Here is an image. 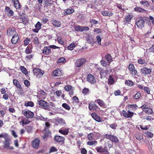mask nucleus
I'll return each instance as SVG.
<instances>
[{"instance_id":"obj_7","label":"nucleus","mask_w":154,"mask_h":154,"mask_svg":"<svg viewBox=\"0 0 154 154\" xmlns=\"http://www.w3.org/2000/svg\"><path fill=\"white\" fill-rule=\"evenodd\" d=\"M128 70L132 75H137L138 72L135 69L134 65L132 63L129 64L128 66Z\"/></svg>"},{"instance_id":"obj_48","label":"nucleus","mask_w":154,"mask_h":154,"mask_svg":"<svg viewBox=\"0 0 154 154\" xmlns=\"http://www.w3.org/2000/svg\"><path fill=\"white\" fill-rule=\"evenodd\" d=\"M62 106L63 107L65 108L67 110H70L71 108L70 106L66 103H63L62 105Z\"/></svg>"},{"instance_id":"obj_54","label":"nucleus","mask_w":154,"mask_h":154,"mask_svg":"<svg viewBox=\"0 0 154 154\" xmlns=\"http://www.w3.org/2000/svg\"><path fill=\"white\" fill-rule=\"evenodd\" d=\"M143 89L144 91L146 93V94H149L150 93V88L147 87H145L143 88Z\"/></svg>"},{"instance_id":"obj_36","label":"nucleus","mask_w":154,"mask_h":154,"mask_svg":"<svg viewBox=\"0 0 154 154\" xmlns=\"http://www.w3.org/2000/svg\"><path fill=\"white\" fill-rule=\"evenodd\" d=\"M24 106H30L32 107L34 106V103L31 101H26L24 103Z\"/></svg>"},{"instance_id":"obj_13","label":"nucleus","mask_w":154,"mask_h":154,"mask_svg":"<svg viewBox=\"0 0 154 154\" xmlns=\"http://www.w3.org/2000/svg\"><path fill=\"white\" fill-rule=\"evenodd\" d=\"M40 140L37 138H35L32 141V146L33 148L38 149L39 145Z\"/></svg>"},{"instance_id":"obj_16","label":"nucleus","mask_w":154,"mask_h":154,"mask_svg":"<svg viewBox=\"0 0 154 154\" xmlns=\"http://www.w3.org/2000/svg\"><path fill=\"white\" fill-rule=\"evenodd\" d=\"M65 138L64 137L59 135H55L54 137V140L55 141L58 143H64Z\"/></svg>"},{"instance_id":"obj_45","label":"nucleus","mask_w":154,"mask_h":154,"mask_svg":"<svg viewBox=\"0 0 154 154\" xmlns=\"http://www.w3.org/2000/svg\"><path fill=\"white\" fill-rule=\"evenodd\" d=\"M96 42L97 43V44L99 45H101V41L102 40V39L100 37V35H97L96 37Z\"/></svg>"},{"instance_id":"obj_61","label":"nucleus","mask_w":154,"mask_h":154,"mask_svg":"<svg viewBox=\"0 0 154 154\" xmlns=\"http://www.w3.org/2000/svg\"><path fill=\"white\" fill-rule=\"evenodd\" d=\"M93 133H91L88 135V139L90 140H92L93 139Z\"/></svg>"},{"instance_id":"obj_31","label":"nucleus","mask_w":154,"mask_h":154,"mask_svg":"<svg viewBox=\"0 0 154 154\" xmlns=\"http://www.w3.org/2000/svg\"><path fill=\"white\" fill-rule=\"evenodd\" d=\"M75 11L72 8L70 9H67L66 11L64 13V15L65 16H67L69 14H71Z\"/></svg>"},{"instance_id":"obj_8","label":"nucleus","mask_w":154,"mask_h":154,"mask_svg":"<svg viewBox=\"0 0 154 154\" xmlns=\"http://www.w3.org/2000/svg\"><path fill=\"white\" fill-rule=\"evenodd\" d=\"M122 114L123 116L125 118H131L134 116V113L128 110L126 112L123 110L122 111Z\"/></svg>"},{"instance_id":"obj_19","label":"nucleus","mask_w":154,"mask_h":154,"mask_svg":"<svg viewBox=\"0 0 154 154\" xmlns=\"http://www.w3.org/2000/svg\"><path fill=\"white\" fill-rule=\"evenodd\" d=\"M31 122V121H29L28 119L23 117L21 118V121L20 122V125L23 126L29 124Z\"/></svg>"},{"instance_id":"obj_25","label":"nucleus","mask_w":154,"mask_h":154,"mask_svg":"<svg viewBox=\"0 0 154 154\" xmlns=\"http://www.w3.org/2000/svg\"><path fill=\"white\" fill-rule=\"evenodd\" d=\"M101 14L104 16H110L113 14V13L111 12L108 11H101Z\"/></svg>"},{"instance_id":"obj_39","label":"nucleus","mask_w":154,"mask_h":154,"mask_svg":"<svg viewBox=\"0 0 154 154\" xmlns=\"http://www.w3.org/2000/svg\"><path fill=\"white\" fill-rule=\"evenodd\" d=\"M20 69L22 72L25 75H26L28 74L27 70L24 66H21Z\"/></svg>"},{"instance_id":"obj_46","label":"nucleus","mask_w":154,"mask_h":154,"mask_svg":"<svg viewBox=\"0 0 154 154\" xmlns=\"http://www.w3.org/2000/svg\"><path fill=\"white\" fill-rule=\"evenodd\" d=\"M18 89L17 90V92L19 95H21L23 94V91L21 87V86L20 87V88H18Z\"/></svg>"},{"instance_id":"obj_3","label":"nucleus","mask_w":154,"mask_h":154,"mask_svg":"<svg viewBox=\"0 0 154 154\" xmlns=\"http://www.w3.org/2000/svg\"><path fill=\"white\" fill-rule=\"evenodd\" d=\"M33 72L34 75L38 78H41L42 77L44 73L43 70L40 69L35 68L33 69Z\"/></svg>"},{"instance_id":"obj_62","label":"nucleus","mask_w":154,"mask_h":154,"mask_svg":"<svg viewBox=\"0 0 154 154\" xmlns=\"http://www.w3.org/2000/svg\"><path fill=\"white\" fill-rule=\"evenodd\" d=\"M75 29L77 31L82 32V26H77L75 27Z\"/></svg>"},{"instance_id":"obj_34","label":"nucleus","mask_w":154,"mask_h":154,"mask_svg":"<svg viewBox=\"0 0 154 154\" xmlns=\"http://www.w3.org/2000/svg\"><path fill=\"white\" fill-rule=\"evenodd\" d=\"M140 3L141 5H143L145 7H148L149 6V4L148 1L145 0H142L140 2Z\"/></svg>"},{"instance_id":"obj_1","label":"nucleus","mask_w":154,"mask_h":154,"mask_svg":"<svg viewBox=\"0 0 154 154\" xmlns=\"http://www.w3.org/2000/svg\"><path fill=\"white\" fill-rule=\"evenodd\" d=\"M38 104L42 108L45 110L49 111H52L55 109V104L52 102H49V103L43 100H40L38 101Z\"/></svg>"},{"instance_id":"obj_47","label":"nucleus","mask_w":154,"mask_h":154,"mask_svg":"<svg viewBox=\"0 0 154 154\" xmlns=\"http://www.w3.org/2000/svg\"><path fill=\"white\" fill-rule=\"evenodd\" d=\"M137 63L139 64L143 65L146 63V62L144 59L140 58L138 60Z\"/></svg>"},{"instance_id":"obj_11","label":"nucleus","mask_w":154,"mask_h":154,"mask_svg":"<svg viewBox=\"0 0 154 154\" xmlns=\"http://www.w3.org/2000/svg\"><path fill=\"white\" fill-rule=\"evenodd\" d=\"M87 79L88 82L91 84H94L96 83V79L94 76L91 74H89L88 75Z\"/></svg>"},{"instance_id":"obj_49","label":"nucleus","mask_w":154,"mask_h":154,"mask_svg":"<svg viewBox=\"0 0 154 154\" xmlns=\"http://www.w3.org/2000/svg\"><path fill=\"white\" fill-rule=\"evenodd\" d=\"M25 129L28 133L31 132L32 131V127L30 126H28L26 127Z\"/></svg>"},{"instance_id":"obj_6","label":"nucleus","mask_w":154,"mask_h":154,"mask_svg":"<svg viewBox=\"0 0 154 154\" xmlns=\"http://www.w3.org/2000/svg\"><path fill=\"white\" fill-rule=\"evenodd\" d=\"M141 73L145 76L150 74L152 73V69L144 67L140 69Z\"/></svg>"},{"instance_id":"obj_2","label":"nucleus","mask_w":154,"mask_h":154,"mask_svg":"<svg viewBox=\"0 0 154 154\" xmlns=\"http://www.w3.org/2000/svg\"><path fill=\"white\" fill-rule=\"evenodd\" d=\"M86 62V58L82 57L76 60L75 64L76 67H79L83 66Z\"/></svg>"},{"instance_id":"obj_26","label":"nucleus","mask_w":154,"mask_h":154,"mask_svg":"<svg viewBox=\"0 0 154 154\" xmlns=\"http://www.w3.org/2000/svg\"><path fill=\"white\" fill-rule=\"evenodd\" d=\"M53 75L55 76H61L62 75L61 71L59 69L54 70L53 72Z\"/></svg>"},{"instance_id":"obj_51","label":"nucleus","mask_w":154,"mask_h":154,"mask_svg":"<svg viewBox=\"0 0 154 154\" xmlns=\"http://www.w3.org/2000/svg\"><path fill=\"white\" fill-rule=\"evenodd\" d=\"M101 134L99 133L94 132L93 133V137L96 138V139H99L101 136Z\"/></svg>"},{"instance_id":"obj_59","label":"nucleus","mask_w":154,"mask_h":154,"mask_svg":"<svg viewBox=\"0 0 154 154\" xmlns=\"http://www.w3.org/2000/svg\"><path fill=\"white\" fill-rule=\"evenodd\" d=\"M141 96L139 92H137L134 96V99H138Z\"/></svg>"},{"instance_id":"obj_29","label":"nucleus","mask_w":154,"mask_h":154,"mask_svg":"<svg viewBox=\"0 0 154 154\" xmlns=\"http://www.w3.org/2000/svg\"><path fill=\"white\" fill-rule=\"evenodd\" d=\"M134 10L138 13H144L146 12V10L143 8L140 7H136L134 8Z\"/></svg>"},{"instance_id":"obj_64","label":"nucleus","mask_w":154,"mask_h":154,"mask_svg":"<svg viewBox=\"0 0 154 154\" xmlns=\"http://www.w3.org/2000/svg\"><path fill=\"white\" fill-rule=\"evenodd\" d=\"M80 151L81 154H87V150L85 148H82L80 149Z\"/></svg>"},{"instance_id":"obj_12","label":"nucleus","mask_w":154,"mask_h":154,"mask_svg":"<svg viewBox=\"0 0 154 154\" xmlns=\"http://www.w3.org/2000/svg\"><path fill=\"white\" fill-rule=\"evenodd\" d=\"M95 102H91L89 104L88 108L90 110L94 111L97 109L98 106L96 105Z\"/></svg>"},{"instance_id":"obj_58","label":"nucleus","mask_w":154,"mask_h":154,"mask_svg":"<svg viewBox=\"0 0 154 154\" xmlns=\"http://www.w3.org/2000/svg\"><path fill=\"white\" fill-rule=\"evenodd\" d=\"M140 128L143 130H147L149 128L150 126V125H149L145 126H143V125H140Z\"/></svg>"},{"instance_id":"obj_24","label":"nucleus","mask_w":154,"mask_h":154,"mask_svg":"<svg viewBox=\"0 0 154 154\" xmlns=\"http://www.w3.org/2000/svg\"><path fill=\"white\" fill-rule=\"evenodd\" d=\"M16 31L14 29H12L11 28H8L7 30V34L9 36H11L14 35Z\"/></svg>"},{"instance_id":"obj_21","label":"nucleus","mask_w":154,"mask_h":154,"mask_svg":"<svg viewBox=\"0 0 154 154\" xmlns=\"http://www.w3.org/2000/svg\"><path fill=\"white\" fill-rule=\"evenodd\" d=\"M19 39L18 35L17 33H15L12 36L11 39V42L13 44H16L17 43Z\"/></svg>"},{"instance_id":"obj_14","label":"nucleus","mask_w":154,"mask_h":154,"mask_svg":"<svg viewBox=\"0 0 154 154\" xmlns=\"http://www.w3.org/2000/svg\"><path fill=\"white\" fill-rule=\"evenodd\" d=\"M42 51L45 56L48 55L51 53V49L48 46L44 47Z\"/></svg>"},{"instance_id":"obj_33","label":"nucleus","mask_w":154,"mask_h":154,"mask_svg":"<svg viewBox=\"0 0 154 154\" xmlns=\"http://www.w3.org/2000/svg\"><path fill=\"white\" fill-rule=\"evenodd\" d=\"M128 107L131 110H135L138 108V106L136 104H129Z\"/></svg>"},{"instance_id":"obj_22","label":"nucleus","mask_w":154,"mask_h":154,"mask_svg":"<svg viewBox=\"0 0 154 154\" xmlns=\"http://www.w3.org/2000/svg\"><path fill=\"white\" fill-rule=\"evenodd\" d=\"M106 149H107V147L106 146H105L104 148H103V147L102 146H100L96 147L95 148V149L97 150V152L99 153H103L106 150Z\"/></svg>"},{"instance_id":"obj_41","label":"nucleus","mask_w":154,"mask_h":154,"mask_svg":"<svg viewBox=\"0 0 154 154\" xmlns=\"http://www.w3.org/2000/svg\"><path fill=\"white\" fill-rule=\"evenodd\" d=\"M53 24L57 27H59L61 25V23L60 21L55 20L53 21L52 22Z\"/></svg>"},{"instance_id":"obj_56","label":"nucleus","mask_w":154,"mask_h":154,"mask_svg":"<svg viewBox=\"0 0 154 154\" xmlns=\"http://www.w3.org/2000/svg\"><path fill=\"white\" fill-rule=\"evenodd\" d=\"M72 88V87L71 85H66L64 87L65 89L67 91H69Z\"/></svg>"},{"instance_id":"obj_10","label":"nucleus","mask_w":154,"mask_h":154,"mask_svg":"<svg viewBox=\"0 0 154 154\" xmlns=\"http://www.w3.org/2000/svg\"><path fill=\"white\" fill-rule=\"evenodd\" d=\"M91 116L93 119L98 122H101L103 118L99 116L96 112H92L91 114Z\"/></svg>"},{"instance_id":"obj_50","label":"nucleus","mask_w":154,"mask_h":154,"mask_svg":"<svg viewBox=\"0 0 154 154\" xmlns=\"http://www.w3.org/2000/svg\"><path fill=\"white\" fill-rule=\"evenodd\" d=\"M89 22L91 23V26H93V25L97 24L98 22L96 20L94 19H91L89 21Z\"/></svg>"},{"instance_id":"obj_60","label":"nucleus","mask_w":154,"mask_h":154,"mask_svg":"<svg viewBox=\"0 0 154 154\" xmlns=\"http://www.w3.org/2000/svg\"><path fill=\"white\" fill-rule=\"evenodd\" d=\"M66 61V59L64 57H61L58 60L57 63H63Z\"/></svg>"},{"instance_id":"obj_28","label":"nucleus","mask_w":154,"mask_h":154,"mask_svg":"<svg viewBox=\"0 0 154 154\" xmlns=\"http://www.w3.org/2000/svg\"><path fill=\"white\" fill-rule=\"evenodd\" d=\"M12 1L14 3V6L16 9L20 8V6L19 0H12Z\"/></svg>"},{"instance_id":"obj_20","label":"nucleus","mask_w":154,"mask_h":154,"mask_svg":"<svg viewBox=\"0 0 154 154\" xmlns=\"http://www.w3.org/2000/svg\"><path fill=\"white\" fill-rule=\"evenodd\" d=\"M95 102L97 103L99 106L101 107L106 108L107 107V106L105 102L102 100L100 99L96 100H95Z\"/></svg>"},{"instance_id":"obj_17","label":"nucleus","mask_w":154,"mask_h":154,"mask_svg":"<svg viewBox=\"0 0 154 154\" xmlns=\"http://www.w3.org/2000/svg\"><path fill=\"white\" fill-rule=\"evenodd\" d=\"M69 131V128L63 127L60 129L58 131L60 133L66 135L68 134Z\"/></svg>"},{"instance_id":"obj_27","label":"nucleus","mask_w":154,"mask_h":154,"mask_svg":"<svg viewBox=\"0 0 154 154\" xmlns=\"http://www.w3.org/2000/svg\"><path fill=\"white\" fill-rule=\"evenodd\" d=\"M33 47L32 45H28L25 50V52L26 54H29L32 52Z\"/></svg>"},{"instance_id":"obj_52","label":"nucleus","mask_w":154,"mask_h":154,"mask_svg":"<svg viewBox=\"0 0 154 154\" xmlns=\"http://www.w3.org/2000/svg\"><path fill=\"white\" fill-rule=\"evenodd\" d=\"M33 43L37 45L39 43L38 38L37 36H35L34 38Z\"/></svg>"},{"instance_id":"obj_23","label":"nucleus","mask_w":154,"mask_h":154,"mask_svg":"<svg viewBox=\"0 0 154 154\" xmlns=\"http://www.w3.org/2000/svg\"><path fill=\"white\" fill-rule=\"evenodd\" d=\"M105 58L109 65L113 61V59L111 56L109 54H106L105 56Z\"/></svg>"},{"instance_id":"obj_9","label":"nucleus","mask_w":154,"mask_h":154,"mask_svg":"<svg viewBox=\"0 0 154 154\" xmlns=\"http://www.w3.org/2000/svg\"><path fill=\"white\" fill-rule=\"evenodd\" d=\"M145 22L142 17H140L139 20H136V23L138 27L142 29L144 26Z\"/></svg>"},{"instance_id":"obj_44","label":"nucleus","mask_w":154,"mask_h":154,"mask_svg":"<svg viewBox=\"0 0 154 154\" xmlns=\"http://www.w3.org/2000/svg\"><path fill=\"white\" fill-rule=\"evenodd\" d=\"M72 99L73 103H79V99L77 96H74L72 97Z\"/></svg>"},{"instance_id":"obj_35","label":"nucleus","mask_w":154,"mask_h":154,"mask_svg":"<svg viewBox=\"0 0 154 154\" xmlns=\"http://www.w3.org/2000/svg\"><path fill=\"white\" fill-rule=\"evenodd\" d=\"M115 82V80L113 79L112 77L109 75V78L108 79V85H112Z\"/></svg>"},{"instance_id":"obj_32","label":"nucleus","mask_w":154,"mask_h":154,"mask_svg":"<svg viewBox=\"0 0 154 154\" xmlns=\"http://www.w3.org/2000/svg\"><path fill=\"white\" fill-rule=\"evenodd\" d=\"M13 84L17 88H20L21 86L19 82L17 79H13Z\"/></svg>"},{"instance_id":"obj_15","label":"nucleus","mask_w":154,"mask_h":154,"mask_svg":"<svg viewBox=\"0 0 154 154\" xmlns=\"http://www.w3.org/2000/svg\"><path fill=\"white\" fill-rule=\"evenodd\" d=\"M7 138L8 137L5 138V140L4 143V147L5 148H7L8 149H10L11 150L13 149L14 147L12 146L11 147L9 146V141L10 140L9 138Z\"/></svg>"},{"instance_id":"obj_55","label":"nucleus","mask_w":154,"mask_h":154,"mask_svg":"<svg viewBox=\"0 0 154 154\" xmlns=\"http://www.w3.org/2000/svg\"><path fill=\"white\" fill-rule=\"evenodd\" d=\"M42 25V24L39 22L38 21L35 24V26L36 29H40L41 28Z\"/></svg>"},{"instance_id":"obj_43","label":"nucleus","mask_w":154,"mask_h":154,"mask_svg":"<svg viewBox=\"0 0 154 154\" xmlns=\"http://www.w3.org/2000/svg\"><path fill=\"white\" fill-rule=\"evenodd\" d=\"M75 47V44L74 43L72 42L71 43L70 45L67 48L69 50H72Z\"/></svg>"},{"instance_id":"obj_40","label":"nucleus","mask_w":154,"mask_h":154,"mask_svg":"<svg viewBox=\"0 0 154 154\" xmlns=\"http://www.w3.org/2000/svg\"><path fill=\"white\" fill-rule=\"evenodd\" d=\"M89 92V89L88 88H85L82 90V93L84 96L87 95Z\"/></svg>"},{"instance_id":"obj_4","label":"nucleus","mask_w":154,"mask_h":154,"mask_svg":"<svg viewBox=\"0 0 154 154\" xmlns=\"http://www.w3.org/2000/svg\"><path fill=\"white\" fill-rule=\"evenodd\" d=\"M104 138L110 140L113 142L116 143L119 141L117 137L114 135L106 134L104 135Z\"/></svg>"},{"instance_id":"obj_37","label":"nucleus","mask_w":154,"mask_h":154,"mask_svg":"<svg viewBox=\"0 0 154 154\" xmlns=\"http://www.w3.org/2000/svg\"><path fill=\"white\" fill-rule=\"evenodd\" d=\"M125 84L128 86H132L134 85V83L131 80H126L125 82Z\"/></svg>"},{"instance_id":"obj_30","label":"nucleus","mask_w":154,"mask_h":154,"mask_svg":"<svg viewBox=\"0 0 154 154\" xmlns=\"http://www.w3.org/2000/svg\"><path fill=\"white\" fill-rule=\"evenodd\" d=\"M25 14H23L22 15L21 14L20 16L21 17H20V23H23V24H25L26 23V22H25L26 20V18L24 16Z\"/></svg>"},{"instance_id":"obj_53","label":"nucleus","mask_w":154,"mask_h":154,"mask_svg":"<svg viewBox=\"0 0 154 154\" xmlns=\"http://www.w3.org/2000/svg\"><path fill=\"white\" fill-rule=\"evenodd\" d=\"M30 41V38H27L24 41V44L25 46L28 45Z\"/></svg>"},{"instance_id":"obj_38","label":"nucleus","mask_w":154,"mask_h":154,"mask_svg":"<svg viewBox=\"0 0 154 154\" xmlns=\"http://www.w3.org/2000/svg\"><path fill=\"white\" fill-rule=\"evenodd\" d=\"M143 111L148 115L151 114L153 112L152 109L149 107H148L145 109H144Z\"/></svg>"},{"instance_id":"obj_5","label":"nucleus","mask_w":154,"mask_h":154,"mask_svg":"<svg viewBox=\"0 0 154 154\" xmlns=\"http://www.w3.org/2000/svg\"><path fill=\"white\" fill-rule=\"evenodd\" d=\"M22 113L27 119H32L34 117V113L32 112L29 110H22Z\"/></svg>"},{"instance_id":"obj_18","label":"nucleus","mask_w":154,"mask_h":154,"mask_svg":"<svg viewBox=\"0 0 154 154\" xmlns=\"http://www.w3.org/2000/svg\"><path fill=\"white\" fill-rule=\"evenodd\" d=\"M5 12L7 15L10 17L13 16L14 14V11L11 10L10 8L8 7H6L5 8Z\"/></svg>"},{"instance_id":"obj_63","label":"nucleus","mask_w":154,"mask_h":154,"mask_svg":"<svg viewBox=\"0 0 154 154\" xmlns=\"http://www.w3.org/2000/svg\"><path fill=\"white\" fill-rule=\"evenodd\" d=\"M24 85L28 88L30 85V82L27 80H24Z\"/></svg>"},{"instance_id":"obj_42","label":"nucleus","mask_w":154,"mask_h":154,"mask_svg":"<svg viewBox=\"0 0 154 154\" xmlns=\"http://www.w3.org/2000/svg\"><path fill=\"white\" fill-rule=\"evenodd\" d=\"M141 118H142L144 120L146 119L147 120L149 121H152L153 120H154V119L153 118H152V117L150 116H145L143 117H141Z\"/></svg>"},{"instance_id":"obj_57","label":"nucleus","mask_w":154,"mask_h":154,"mask_svg":"<svg viewBox=\"0 0 154 154\" xmlns=\"http://www.w3.org/2000/svg\"><path fill=\"white\" fill-rule=\"evenodd\" d=\"M146 136L148 137L152 138L153 136V134L149 131H147L146 133Z\"/></svg>"}]
</instances>
